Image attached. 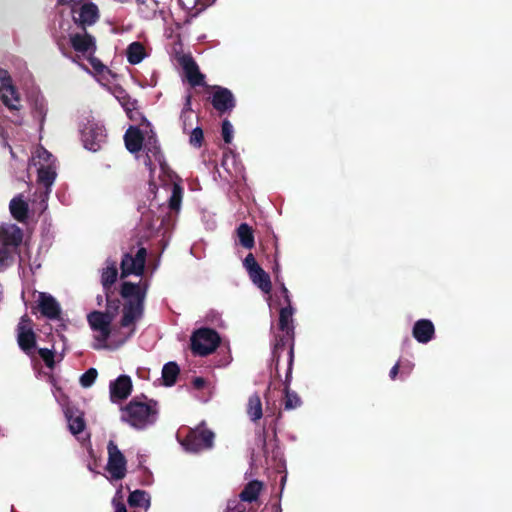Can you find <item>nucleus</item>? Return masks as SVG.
<instances>
[{
	"label": "nucleus",
	"instance_id": "f257e3e1",
	"mask_svg": "<svg viewBox=\"0 0 512 512\" xmlns=\"http://www.w3.org/2000/svg\"><path fill=\"white\" fill-rule=\"evenodd\" d=\"M149 284L140 280L138 283L124 282L121 295L126 303L122 310L120 327H111L112 317L104 312L94 311L88 315V323L93 331L92 347L96 350H116L135 332L134 323L141 319L144 300Z\"/></svg>",
	"mask_w": 512,
	"mask_h": 512
},
{
	"label": "nucleus",
	"instance_id": "f03ea898",
	"mask_svg": "<svg viewBox=\"0 0 512 512\" xmlns=\"http://www.w3.org/2000/svg\"><path fill=\"white\" fill-rule=\"evenodd\" d=\"M142 148L146 153L144 164L151 175L154 173V165L156 163L159 165L160 173L158 177L161 181V191L167 195V208L170 214L178 215L183 199L182 180L165 163L156 135L150 127L145 134Z\"/></svg>",
	"mask_w": 512,
	"mask_h": 512
},
{
	"label": "nucleus",
	"instance_id": "7ed1b4c3",
	"mask_svg": "<svg viewBox=\"0 0 512 512\" xmlns=\"http://www.w3.org/2000/svg\"><path fill=\"white\" fill-rule=\"evenodd\" d=\"M54 37L59 46H61L62 40L69 39L71 46L77 52V58L88 63L78 62L83 70L100 76L109 73L108 68L94 56L96 42L94 37L88 34L85 29L76 32L72 29L69 20L61 19L58 22V27L55 28Z\"/></svg>",
	"mask_w": 512,
	"mask_h": 512
},
{
	"label": "nucleus",
	"instance_id": "20e7f679",
	"mask_svg": "<svg viewBox=\"0 0 512 512\" xmlns=\"http://www.w3.org/2000/svg\"><path fill=\"white\" fill-rule=\"evenodd\" d=\"M31 164L37 170V185L39 190V209L46 210L52 187L57 178L56 158L44 147L38 146L33 152Z\"/></svg>",
	"mask_w": 512,
	"mask_h": 512
},
{
	"label": "nucleus",
	"instance_id": "39448f33",
	"mask_svg": "<svg viewBox=\"0 0 512 512\" xmlns=\"http://www.w3.org/2000/svg\"><path fill=\"white\" fill-rule=\"evenodd\" d=\"M158 413L156 401L135 398L122 409L121 419L136 430H145L157 422Z\"/></svg>",
	"mask_w": 512,
	"mask_h": 512
},
{
	"label": "nucleus",
	"instance_id": "423d86ee",
	"mask_svg": "<svg viewBox=\"0 0 512 512\" xmlns=\"http://www.w3.org/2000/svg\"><path fill=\"white\" fill-rule=\"evenodd\" d=\"M22 238V230L16 224L0 226V272L14 263Z\"/></svg>",
	"mask_w": 512,
	"mask_h": 512
},
{
	"label": "nucleus",
	"instance_id": "0eeeda50",
	"mask_svg": "<svg viewBox=\"0 0 512 512\" xmlns=\"http://www.w3.org/2000/svg\"><path fill=\"white\" fill-rule=\"evenodd\" d=\"M220 343L218 333L209 328H200L191 337V348L194 354L207 356L213 353Z\"/></svg>",
	"mask_w": 512,
	"mask_h": 512
},
{
	"label": "nucleus",
	"instance_id": "6e6552de",
	"mask_svg": "<svg viewBox=\"0 0 512 512\" xmlns=\"http://www.w3.org/2000/svg\"><path fill=\"white\" fill-rule=\"evenodd\" d=\"M0 100L9 110H20L22 99L19 90L14 85L9 72L0 69Z\"/></svg>",
	"mask_w": 512,
	"mask_h": 512
},
{
	"label": "nucleus",
	"instance_id": "1a4fd4ad",
	"mask_svg": "<svg viewBox=\"0 0 512 512\" xmlns=\"http://www.w3.org/2000/svg\"><path fill=\"white\" fill-rule=\"evenodd\" d=\"M107 452L108 461L106 465V471L109 475V480H122L126 476L127 472V461L124 454L112 440L108 442Z\"/></svg>",
	"mask_w": 512,
	"mask_h": 512
},
{
	"label": "nucleus",
	"instance_id": "9d476101",
	"mask_svg": "<svg viewBox=\"0 0 512 512\" xmlns=\"http://www.w3.org/2000/svg\"><path fill=\"white\" fill-rule=\"evenodd\" d=\"M72 20H69L72 29L79 28L83 30L86 26H91L99 18L98 7L92 2L79 3L71 9Z\"/></svg>",
	"mask_w": 512,
	"mask_h": 512
},
{
	"label": "nucleus",
	"instance_id": "9b49d317",
	"mask_svg": "<svg viewBox=\"0 0 512 512\" xmlns=\"http://www.w3.org/2000/svg\"><path fill=\"white\" fill-rule=\"evenodd\" d=\"M213 440L214 433L201 425L189 432L186 439L182 442V446L188 452L198 453L212 448Z\"/></svg>",
	"mask_w": 512,
	"mask_h": 512
},
{
	"label": "nucleus",
	"instance_id": "f8f14e48",
	"mask_svg": "<svg viewBox=\"0 0 512 512\" xmlns=\"http://www.w3.org/2000/svg\"><path fill=\"white\" fill-rule=\"evenodd\" d=\"M243 266L246 269L252 283L265 294H269L272 289L270 276L257 263L252 253H249L245 257L243 260Z\"/></svg>",
	"mask_w": 512,
	"mask_h": 512
},
{
	"label": "nucleus",
	"instance_id": "ddd939ff",
	"mask_svg": "<svg viewBox=\"0 0 512 512\" xmlns=\"http://www.w3.org/2000/svg\"><path fill=\"white\" fill-rule=\"evenodd\" d=\"M84 147L90 151L100 150L106 142V131L103 125L89 122L82 130Z\"/></svg>",
	"mask_w": 512,
	"mask_h": 512
},
{
	"label": "nucleus",
	"instance_id": "4468645a",
	"mask_svg": "<svg viewBox=\"0 0 512 512\" xmlns=\"http://www.w3.org/2000/svg\"><path fill=\"white\" fill-rule=\"evenodd\" d=\"M17 342L21 350L31 356L35 350L36 335L32 323L27 315L20 318L17 326Z\"/></svg>",
	"mask_w": 512,
	"mask_h": 512
},
{
	"label": "nucleus",
	"instance_id": "2eb2a0df",
	"mask_svg": "<svg viewBox=\"0 0 512 512\" xmlns=\"http://www.w3.org/2000/svg\"><path fill=\"white\" fill-rule=\"evenodd\" d=\"M141 119L139 126H130L124 135L125 146L132 154H136L142 149L145 134L150 127L148 120L143 117Z\"/></svg>",
	"mask_w": 512,
	"mask_h": 512
},
{
	"label": "nucleus",
	"instance_id": "dca6fc26",
	"mask_svg": "<svg viewBox=\"0 0 512 512\" xmlns=\"http://www.w3.org/2000/svg\"><path fill=\"white\" fill-rule=\"evenodd\" d=\"M146 254L145 248L138 249L135 256L125 254L121 261V276L126 277L132 274L141 276L144 272Z\"/></svg>",
	"mask_w": 512,
	"mask_h": 512
},
{
	"label": "nucleus",
	"instance_id": "f3484780",
	"mask_svg": "<svg viewBox=\"0 0 512 512\" xmlns=\"http://www.w3.org/2000/svg\"><path fill=\"white\" fill-rule=\"evenodd\" d=\"M176 59L192 86H201L204 84V75L199 71L198 65L191 55L178 54Z\"/></svg>",
	"mask_w": 512,
	"mask_h": 512
},
{
	"label": "nucleus",
	"instance_id": "a211bd4d",
	"mask_svg": "<svg viewBox=\"0 0 512 512\" xmlns=\"http://www.w3.org/2000/svg\"><path fill=\"white\" fill-rule=\"evenodd\" d=\"M138 11L142 18L146 20L156 19L160 17L164 26L168 24L169 15L165 12L164 7L156 0H136Z\"/></svg>",
	"mask_w": 512,
	"mask_h": 512
},
{
	"label": "nucleus",
	"instance_id": "6ab92c4d",
	"mask_svg": "<svg viewBox=\"0 0 512 512\" xmlns=\"http://www.w3.org/2000/svg\"><path fill=\"white\" fill-rule=\"evenodd\" d=\"M28 102L31 108L33 118L39 123V130L43 129L48 113V103L45 97L39 91H32L28 96Z\"/></svg>",
	"mask_w": 512,
	"mask_h": 512
},
{
	"label": "nucleus",
	"instance_id": "aec40b11",
	"mask_svg": "<svg viewBox=\"0 0 512 512\" xmlns=\"http://www.w3.org/2000/svg\"><path fill=\"white\" fill-rule=\"evenodd\" d=\"M110 398L113 403L125 400L132 392V381L128 375H120L109 384Z\"/></svg>",
	"mask_w": 512,
	"mask_h": 512
},
{
	"label": "nucleus",
	"instance_id": "412c9836",
	"mask_svg": "<svg viewBox=\"0 0 512 512\" xmlns=\"http://www.w3.org/2000/svg\"><path fill=\"white\" fill-rule=\"evenodd\" d=\"M212 105L221 113L231 111L235 107L233 93L227 88L216 86L212 95Z\"/></svg>",
	"mask_w": 512,
	"mask_h": 512
},
{
	"label": "nucleus",
	"instance_id": "4be33fe9",
	"mask_svg": "<svg viewBox=\"0 0 512 512\" xmlns=\"http://www.w3.org/2000/svg\"><path fill=\"white\" fill-rule=\"evenodd\" d=\"M412 336L420 344H427L435 337V326L429 319H419L412 327Z\"/></svg>",
	"mask_w": 512,
	"mask_h": 512
},
{
	"label": "nucleus",
	"instance_id": "5701e85b",
	"mask_svg": "<svg viewBox=\"0 0 512 512\" xmlns=\"http://www.w3.org/2000/svg\"><path fill=\"white\" fill-rule=\"evenodd\" d=\"M293 358H294V351H293V345L290 346V349L288 351V368L286 373V389H285V402L284 406L285 409L291 410L295 409L300 406L301 400L299 396L288 389V383L291 380V373H292V365H293Z\"/></svg>",
	"mask_w": 512,
	"mask_h": 512
},
{
	"label": "nucleus",
	"instance_id": "b1692460",
	"mask_svg": "<svg viewBox=\"0 0 512 512\" xmlns=\"http://www.w3.org/2000/svg\"><path fill=\"white\" fill-rule=\"evenodd\" d=\"M41 313L49 319H58L61 313L59 303L47 293H40L38 298Z\"/></svg>",
	"mask_w": 512,
	"mask_h": 512
},
{
	"label": "nucleus",
	"instance_id": "393cba45",
	"mask_svg": "<svg viewBox=\"0 0 512 512\" xmlns=\"http://www.w3.org/2000/svg\"><path fill=\"white\" fill-rule=\"evenodd\" d=\"M295 309L293 308L292 304H286L285 307H283L280 310L279 313V328L282 332L285 333V336L287 339L293 340L294 337V315Z\"/></svg>",
	"mask_w": 512,
	"mask_h": 512
},
{
	"label": "nucleus",
	"instance_id": "a878e982",
	"mask_svg": "<svg viewBox=\"0 0 512 512\" xmlns=\"http://www.w3.org/2000/svg\"><path fill=\"white\" fill-rule=\"evenodd\" d=\"M9 210L13 218L19 222H24L27 219L29 205L23 194H18L11 199Z\"/></svg>",
	"mask_w": 512,
	"mask_h": 512
},
{
	"label": "nucleus",
	"instance_id": "bb28decb",
	"mask_svg": "<svg viewBox=\"0 0 512 512\" xmlns=\"http://www.w3.org/2000/svg\"><path fill=\"white\" fill-rule=\"evenodd\" d=\"M65 416L70 432L75 436L81 435L85 429L83 414L77 410L66 408ZM78 438L80 439V437Z\"/></svg>",
	"mask_w": 512,
	"mask_h": 512
},
{
	"label": "nucleus",
	"instance_id": "cd10ccee",
	"mask_svg": "<svg viewBox=\"0 0 512 512\" xmlns=\"http://www.w3.org/2000/svg\"><path fill=\"white\" fill-rule=\"evenodd\" d=\"M114 95L124 110L127 112V115L130 119H135L136 116L139 115V112L136 109V101L131 99L125 90L122 88H116Z\"/></svg>",
	"mask_w": 512,
	"mask_h": 512
},
{
	"label": "nucleus",
	"instance_id": "c85d7f7f",
	"mask_svg": "<svg viewBox=\"0 0 512 512\" xmlns=\"http://www.w3.org/2000/svg\"><path fill=\"white\" fill-rule=\"evenodd\" d=\"M182 9L190 13L191 17L197 16L206 7L212 5L216 0H177Z\"/></svg>",
	"mask_w": 512,
	"mask_h": 512
},
{
	"label": "nucleus",
	"instance_id": "c756f323",
	"mask_svg": "<svg viewBox=\"0 0 512 512\" xmlns=\"http://www.w3.org/2000/svg\"><path fill=\"white\" fill-rule=\"evenodd\" d=\"M146 50L142 43L132 42L126 49L127 61L132 65H137L146 58Z\"/></svg>",
	"mask_w": 512,
	"mask_h": 512
},
{
	"label": "nucleus",
	"instance_id": "7c9ffc66",
	"mask_svg": "<svg viewBox=\"0 0 512 512\" xmlns=\"http://www.w3.org/2000/svg\"><path fill=\"white\" fill-rule=\"evenodd\" d=\"M117 266L116 262L110 259L106 261V267L101 272V283L105 290L109 289L117 279Z\"/></svg>",
	"mask_w": 512,
	"mask_h": 512
},
{
	"label": "nucleus",
	"instance_id": "2f4dec72",
	"mask_svg": "<svg viewBox=\"0 0 512 512\" xmlns=\"http://www.w3.org/2000/svg\"><path fill=\"white\" fill-rule=\"evenodd\" d=\"M239 244L246 249H252L255 244L252 228L247 223H241L236 230Z\"/></svg>",
	"mask_w": 512,
	"mask_h": 512
},
{
	"label": "nucleus",
	"instance_id": "473e14b6",
	"mask_svg": "<svg viewBox=\"0 0 512 512\" xmlns=\"http://www.w3.org/2000/svg\"><path fill=\"white\" fill-rule=\"evenodd\" d=\"M128 503L131 507L144 508L147 511L151 504V498L146 491L135 490L130 493Z\"/></svg>",
	"mask_w": 512,
	"mask_h": 512
},
{
	"label": "nucleus",
	"instance_id": "72a5a7b5",
	"mask_svg": "<svg viewBox=\"0 0 512 512\" xmlns=\"http://www.w3.org/2000/svg\"><path fill=\"white\" fill-rule=\"evenodd\" d=\"M247 414L252 422L260 420L263 416L261 399L258 394L249 397L247 403Z\"/></svg>",
	"mask_w": 512,
	"mask_h": 512
},
{
	"label": "nucleus",
	"instance_id": "f704fd0d",
	"mask_svg": "<svg viewBox=\"0 0 512 512\" xmlns=\"http://www.w3.org/2000/svg\"><path fill=\"white\" fill-rule=\"evenodd\" d=\"M262 490V483L257 480L250 481L243 491L240 493L239 497L242 501L245 502H253L256 501L260 492Z\"/></svg>",
	"mask_w": 512,
	"mask_h": 512
},
{
	"label": "nucleus",
	"instance_id": "c9c22d12",
	"mask_svg": "<svg viewBox=\"0 0 512 512\" xmlns=\"http://www.w3.org/2000/svg\"><path fill=\"white\" fill-rule=\"evenodd\" d=\"M179 374V367L175 362H168L163 366L162 379L165 386H172L175 384Z\"/></svg>",
	"mask_w": 512,
	"mask_h": 512
},
{
	"label": "nucleus",
	"instance_id": "e433bc0d",
	"mask_svg": "<svg viewBox=\"0 0 512 512\" xmlns=\"http://www.w3.org/2000/svg\"><path fill=\"white\" fill-rule=\"evenodd\" d=\"M190 96H187L185 107L181 112L180 120L182 123L183 132H188L190 128H192L193 121L195 119L194 113L190 108Z\"/></svg>",
	"mask_w": 512,
	"mask_h": 512
},
{
	"label": "nucleus",
	"instance_id": "4c0bfd02",
	"mask_svg": "<svg viewBox=\"0 0 512 512\" xmlns=\"http://www.w3.org/2000/svg\"><path fill=\"white\" fill-rule=\"evenodd\" d=\"M188 131H190L189 136V143L193 147L199 148L202 145L203 142V130L201 127L197 126L195 128H190Z\"/></svg>",
	"mask_w": 512,
	"mask_h": 512
},
{
	"label": "nucleus",
	"instance_id": "58836bf2",
	"mask_svg": "<svg viewBox=\"0 0 512 512\" xmlns=\"http://www.w3.org/2000/svg\"><path fill=\"white\" fill-rule=\"evenodd\" d=\"M98 372L95 368H89L85 373H83L80 377V384L84 388L91 387L96 378H97Z\"/></svg>",
	"mask_w": 512,
	"mask_h": 512
},
{
	"label": "nucleus",
	"instance_id": "ea45409f",
	"mask_svg": "<svg viewBox=\"0 0 512 512\" xmlns=\"http://www.w3.org/2000/svg\"><path fill=\"white\" fill-rule=\"evenodd\" d=\"M56 352L55 346L53 349L40 348L38 350L39 356L43 359L46 366L52 369L54 367V353Z\"/></svg>",
	"mask_w": 512,
	"mask_h": 512
},
{
	"label": "nucleus",
	"instance_id": "a19ab883",
	"mask_svg": "<svg viewBox=\"0 0 512 512\" xmlns=\"http://www.w3.org/2000/svg\"><path fill=\"white\" fill-rule=\"evenodd\" d=\"M233 133H234V129H233V126L230 123V121L224 120L222 122V137H223V140L225 141V143H227V144L231 143V141L233 139Z\"/></svg>",
	"mask_w": 512,
	"mask_h": 512
},
{
	"label": "nucleus",
	"instance_id": "79ce46f5",
	"mask_svg": "<svg viewBox=\"0 0 512 512\" xmlns=\"http://www.w3.org/2000/svg\"><path fill=\"white\" fill-rule=\"evenodd\" d=\"M123 495L122 490L118 489L113 500L112 504L114 506L115 512H127L125 504L122 502Z\"/></svg>",
	"mask_w": 512,
	"mask_h": 512
},
{
	"label": "nucleus",
	"instance_id": "37998d69",
	"mask_svg": "<svg viewBox=\"0 0 512 512\" xmlns=\"http://www.w3.org/2000/svg\"><path fill=\"white\" fill-rule=\"evenodd\" d=\"M284 347V338H281L275 345L273 349V356L276 358V362L278 363L279 360V350L283 349Z\"/></svg>",
	"mask_w": 512,
	"mask_h": 512
},
{
	"label": "nucleus",
	"instance_id": "c03bdc74",
	"mask_svg": "<svg viewBox=\"0 0 512 512\" xmlns=\"http://www.w3.org/2000/svg\"><path fill=\"white\" fill-rule=\"evenodd\" d=\"M280 290L285 304L291 303L290 293L284 283H281Z\"/></svg>",
	"mask_w": 512,
	"mask_h": 512
},
{
	"label": "nucleus",
	"instance_id": "a18cd8bd",
	"mask_svg": "<svg viewBox=\"0 0 512 512\" xmlns=\"http://www.w3.org/2000/svg\"><path fill=\"white\" fill-rule=\"evenodd\" d=\"M206 384V381L204 378L202 377H196L194 380H193V386L196 388V389H202Z\"/></svg>",
	"mask_w": 512,
	"mask_h": 512
},
{
	"label": "nucleus",
	"instance_id": "49530a36",
	"mask_svg": "<svg viewBox=\"0 0 512 512\" xmlns=\"http://www.w3.org/2000/svg\"><path fill=\"white\" fill-rule=\"evenodd\" d=\"M398 370H399V364L396 363L390 370V373H389V376L390 378L393 380L396 378L397 374H398Z\"/></svg>",
	"mask_w": 512,
	"mask_h": 512
},
{
	"label": "nucleus",
	"instance_id": "de8ad7c7",
	"mask_svg": "<svg viewBox=\"0 0 512 512\" xmlns=\"http://www.w3.org/2000/svg\"><path fill=\"white\" fill-rule=\"evenodd\" d=\"M273 271L276 274V276H278V274L280 273V264L277 261L275 262V264L273 266Z\"/></svg>",
	"mask_w": 512,
	"mask_h": 512
},
{
	"label": "nucleus",
	"instance_id": "09e8293b",
	"mask_svg": "<svg viewBox=\"0 0 512 512\" xmlns=\"http://www.w3.org/2000/svg\"><path fill=\"white\" fill-rule=\"evenodd\" d=\"M165 34H166L167 37H172V30L166 28L165 29Z\"/></svg>",
	"mask_w": 512,
	"mask_h": 512
},
{
	"label": "nucleus",
	"instance_id": "8fccbe9b",
	"mask_svg": "<svg viewBox=\"0 0 512 512\" xmlns=\"http://www.w3.org/2000/svg\"><path fill=\"white\" fill-rule=\"evenodd\" d=\"M19 258H20V265H25V264H26V261H25L24 256H23V255H20V256H19Z\"/></svg>",
	"mask_w": 512,
	"mask_h": 512
},
{
	"label": "nucleus",
	"instance_id": "3c124183",
	"mask_svg": "<svg viewBox=\"0 0 512 512\" xmlns=\"http://www.w3.org/2000/svg\"><path fill=\"white\" fill-rule=\"evenodd\" d=\"M29 267H30V269L33 271V270H34V268H39V267H40V265H39V264H36V265L34 266L33 264H29Z\"/></svg>",
	"mask_w": 512,
	"mask_h": 512
},
{
	"label": "nucleus",
	"instance_id": "603ef678",
	"mask_svg": "<svg viewBox=\"0 0 512 512\" xmlns=\"http://www.w3.org/2000/svg\"><path fill=\"white\" fill-rule=\"evenodd\" d=\"M10 153H11V156H12L13 158H15V154H14V152H13V150H12V148H11V147H10Z\"/></svg>",
	"mask_w": 512,
	"mask_h": 512
},
{
	"label": "nucleus",
	"instance_id": "864d4df0",
	"mask_svg": "<svg viewBox=\"0 0 512 512\" xmlns=\"http://www.w3.org/2000/svg\"><path fill=\"white\" fill-rule=\"evenodd\" d=\"M285 480H286V477H283V478H282V484H284V483H285Z\"/></svg>",
	"mask_w": 512,
	"mask_h": 512
}]
</instances>
